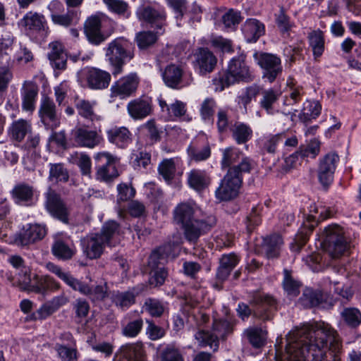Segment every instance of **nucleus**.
I'll use <instances>...</instances> for the list:
<instances>
[{
    "label": "nucleus",
    "mask_w": 361,
    "mask_h": 361,
    "mask_svg": "<svg viewBox=\"0 0 361 361\" xmlns=\"http://www.w3.org/2000/svg\"><path fill=\"white\" fill-rule=\"evenodd\" d=\"M318 236L322 250L331 258L339 259L348 253L351 240L341 226L329 224L324 228Z\"/></svg>",
    "instance_id": "1"
},
{
    "label": "nucleus",
    "mask_w": 361,
    "mask_h": 361,
    "mask_svg": "<svg viewBox=\"0 0 361 361\" xmlns=\"http://www.w3.org/2000/svg\"><path fill=\"white\" fill-rule=\"evenodd\" d=\"M252 165L253 162L246 157L238 165L230 167L215 191L216 197L221 201L235 198L242 184V173L250 172Z\"/></svg>",
    "instance_id": "2"
},
{
    "label": "nucleus",
    "mask_w": 361,
    "mask_h": 361,
    "mask_svg": "<svg viewBox=\"0 0 361 361\" xmlns=\"http://www.w3.org/2000/svg\"><path fill=\"white\" fill-rule=\"evenodd\" d=\"M197 209L195 203L183 202L179 204L174 210L175 221L184 227L185 237L190 242H195L200 235L201 222L195 217Z\"/></svg>",
    "instance_id": "3"
},
{
    "label": "nucleus",
    "mask_w": 361,
    "mask_h": 361,
    "mask_svg": "<svg viewBox=\"0 0 361 361\" xmlns=\"http://www.w3.org/2000/svg\"><path fill=\"white\" fill-rule=\"evenodd\" d=\"M126 40L118 38L111 42L106 49V56L114 68V75L121 73L126 61L133 57V54L126 49Z\"/></svg>",
    "instance_id": "4"
},
{
    "label": "nucleus",
    "mask_w": 361,
    "mask_h": 361,
    "mask_svg": "<svg viewBox=\"0 0 361 361\" xmlns=\"http://www.w3.org/2000/svg\"><path fill=\"white\" fill-rule=\"evenodd\" d=\"M253 57L262 70V78L272 83L283 71L281 60L275 54L256 52Z\"/></svg>",
    "instance_id": "5"
},
{
    "label": "nucleus",
    "mask_w": 361,
    "mask_h": 361,
    "mask_svg": "<svg viewBox=\"0 0 361 361\" xmlns=\"http://www.w3.org/2000/svg\"><path fill=\"white\" fill-rule=\"evenodd\" d=\"M253 79L254 75L246 64L244 56H239L231 60L226 72V82L227 84L233 85L240 82H248L252 81Z\"/></svg>",
    "instance_id": "6"
},
{
    "label": "nucleus",
    "mask_w": 361,
    "mask_h": 361,
    "mask_svg": "<svg viewBox=\"0 0 361 361\" xmlns=\"http://www.w3.org/2000/svg\"><path fill=\"white\" fill-rule=\"evenodd\" d=\"M94 159L103 163V165L97 167L96 172V178L101 181L109 182L118 176V171L114 165L116 157L111 154L102 152H99L94 156Z\"/></svg>",
    "instance_id": "7"
},
{
    "label": "nucleus",
    "mask_w": 361,
    "mask_h": 361,
    "mask_svg": "<svg viewBox=\"0 0 361 361\" xmlns=\"http://www.w3.org/2000/svg\"><path fill=\"white\" fill-rule=\"evenodd\" d=\"M46 268L74 290L79 291L81 294L87 296L90 293L91 287L89 285L74 278L70 272L65 271L61 267L52 262H48L46 264Z\"/></svg>",
    "instance_id": "8"
},
{
    "label": "nucleus",
    "mask_w": 361,
    "mask_h": 361,
    "mask_svg": "<svg viewBox=\"0 0 361 361\" xmlns=\"http://www.w3.org/2000/svg\"><path fill=\"white\" fill-rule=\"evenodd\" d=\"M39 114L42 122L48 129H54L60 124V116L55 103L49 97H44L41 102Z\"/></svg>",
    "instance_id": "9"
},
{
    "label": "nucleus",
    "mask_w": 361,
    "mask_h": 361,
    "mask_svg": "<svg viewBox=\"0 0 361 361\" xmlns=\"http://www.w3.org/2000/svg\"><path fill=\"white\" fill-rule=\"evenodd\" d=\"M46 207L49 212L55 218L63 223L68 221V209L56 192L49 189L46 194Z\"/></svg>",
    "instance_id": "10"
},
{
    "label": "nucleus",
    "mask_w": 361,
    "mask_h": 361,
    "mask_svg": "<svg viewBox=\"0 0 361 361\" xmlns=\"http://www.w3.org/2000/svg\"><path fill=\"white\" fill-rule=\"evenodd\" d=\"M339 157L334 153L327 154L319 163L318 178L324 186H328L333 180Z\"/></svg>",
    "instance_id": "11"
},
{
    "label": "nucleus",
    "mask_w": 361,
    "mask_h": 361,
    "mask_svg": "<svg viewBox=\"0 0 361 361\" xmlns=\"http://www.w3.org/2000/svg\"><path fill=\"white\" fill-rule=\"evenodd\" d=\"M84 255L89 259L99 258L106 245L100 237L99 233H91L81 240Z\"/></svg>",
    "instance_id": "12"
},
{
    "label": "nucleus",
    "mask_w": 361,
    "mask_h": 361,
    "mask_svg": "<svg viewBox=\"0 0 361 361\" xmlns=\"http://www.w3.org/2000/svg\"><path fill=\"white\" fill-rule=\"evenodd\" d=\"M73 135L75 142L80 147L92 149L103 142L102 136L96 130L80 127L73 130Z\"/></svg>",
    "instance_id": "13"
},
{
    "label": "nucleus",
    "mask_w": 361,
    "mask_h": 361,
    "mask_svg": "<svg viewBox=\"0 0 361 361\" xmlns=\"http://www.w3.org/2000/svg\"><path fill=\"white\" fill-rule=\"evenodd\" d=\"M138 78L135 74H130L117 81L112 85L111 90L114 97L121 98L130 96L137 87Z\"/></svg>",
    "instance_id": "14"
},
{
    "label": "nucleus",
    "mask_w": 361,
    "mask_h": 361,
    "mask_svg": "<svg viewBox=\"0 0 361 361\" xmlns=\"http://www.w3.org/2000/svg\"><path fill=\"white\" fill-rule=\"evenodd\" d=\"M230 329L229 323L223 320H214L213 332L204 331V348L209 346L212 351H216L219 348V338L224 337Z\"/></svg>",
    "instance_id": "15"
},
{
    "label": "nucleus",
    "mask_w": 361,
    "mask_h": 361,
    "mask_svg": "<svg viewBox=\"0 0 361 361\" xmlns=\"http://www.w3.org/2000/svg\"><path fill=\"white\" fill-rule=\"evenodd\" d=\"M47 234L46 228L39 224H30L23 233L16 240L22 246L42 240Z\"/></svg>",
    "instance_id": "16"
},
{
    "label": "nucleus",
    "mask_w": 361,
    "mask_h": 361,
    "mask_svg": "<svg viewBox=\"0 0 361 361\" xmlns=\"http://www.w3.org/2000/svg\"><path fill=\"white\" fill-rule=\"evenodd\" d=\"M99 234L107 246L114 247L121 242L120 226L114 221L106 222Z\"/></svg>",
    "instance_id": "17"
},
{
    "label": "nucleus",
    "mask_w": 361,
    "mask_h": 361,
    "mask_svg": "<svg viewBox=\"0 0 361 361\" xmlns=\"http://www.w3.org/2000/svg\"><path fill=\"white\" fill-rule=\"evenodd\" d=\"M108 141L120 148H126L132 142V134L126 127H114L106 131Z\"/></svg>",
    "instance_id": "18"
},
{
    "label": "nucleus",
    "mask_w": 361,
    "mask_h": 361,
    "mask_svg": "<svg viewBox=\"0 0 361 361\" xmlns=\"http://www.w3.org/2000/svg\"><path fill=\"white\" fill-rule=\"evenodd\" d=\"M50 51L48 54L49 59L54 68L64 70L66 68L67 54L64 47L59 42H53L49 45Z\"/></svg>",
    "instance_id": "19"
},
{
    "label": "nucleus",
    "mask_w": 361,
    "mask_h": 361,
    "mask_svg": "<svg viewBox=\"0 0 361 361\" xmlns=\"http://www.w3.org/2000/svg\"><path fill=\"white\" fill-rule=\"evenodd\" d=\"M85 33L88 40L94 44L104 41L105 37L101 32V21L97 16H91L87 19L84 25Z\"/></svg>",
    "instance_id": "20"
},
{
    "label": "nucleus",
    "mask_w": 361,
    "mask_h": 361,
    "mask_svg": "<svg viewBox=\"0 0 361 361\" xmlns=\"http://www.w3.org/2000/svg\"><path fill=\"white\" fill-rule=\"evenodd\" d=\"M38 88L35 83L25 81L22 87V108L24 111L32 112L35 109V101Z\"/></svg>",
    "instance_id": "21"
},
{
    "label": "nucleus",
    "mask_w": 361,
    "mask_h": 361,
    "mask_svg": "<svg viewBox=\"0 0 361 361\" xmlns=\"http://www.w3.org/2000/svg\"><path fill=\"white\" fill-rule=\"evenodd\" d=\"M75 249L69 245L60 235H56L51 245V252L58 259H71L75 254Z\"/></svg>",
    "instance_id": "22"
},
{
    "label": "nucleus",
    "mask_w": 361,
    "mask_h": 361,
    "mask_svg": "<svg viewBox=\"0 0 361 361\" xmlns=\"http://www.w3.org/2000/svg\"><path fill=\"white\" fill-rule=\"evenodd\" d=\"M111 80L110 74L97 68H91L87 74V82L91 89H104L109 86Z\"/></svg>",
    "instance_id": "23"
},
{
    "label": "nucleus",
    "mask_w": 361,
    "mask_h": 361,
    "mask_svg": "<svg viewBox=\"0 0 361 361\" xmlns=\"http://www.w3.org/2000/svg\"><path fill=\"white\" fill-rule=\"evenodd\" d=\"M314 219V216L312 215L307 216V221L304 223L303 227L296 234L294 241L290 245L293 251L298 252L307 243L310 233L313 231L317 224Z\"/></svg>",
    "instance_id": "24"
},
{
    "label": "nucleus",
    "mask_w": 361,
    "mask_h": 361,
    "mask_svg": "<svg viewBox=\"0 0 361 361\" xmlns=\"http://www.w3.org/2000/svg\"><path fill=\"white\" fill-rule=\"evenodd\" d=\"M120 361H146L142 343H135L122 346Z\"/></svg>",
    "instance_id": "25"
},
{
    "label": "nucleus",
    "mask_w": 361,
    "mask_h": 361,
    "mask_svg": "<svg viewBox=\"0 0 361 361\" xmlns=\"http://www.w3.org/2000/svg\"><path fill=\"white\" fill-rule=\"evenodd\" d=\"M251 304L255 306L253 310L255 315L266 320L269 319V316L263 314L262 312L267 311L268 307H274L275 300L270 295L257 293L253 296Z\"/></svg>",
    "instance_id": "26"
},
{
    "label": "nucleus",
    "mask_w": 361,
    "mask_h": 361,
    "mask_svg": "<svg viewBox=\"0 0 361 361\" xmlns=\"http://www.w3.org/2000/svg\"><path fill=\"white\" fill-rule=\"evenodd\" d=\"M183 74V71L180 66L170 64L164 68L161 76L166 85L176 89L182 82Z\"/></svg>",
    "instance_id": "27"
},
{
    "label": "nucleus",
    "mask_w": 361,
    "mask_h": 361,
    "mask_svg": "<svg viewBox=\"0 0 361 361\" xmlns=\"http://www.w3.org/2000/svg\"><path fill=\"white\" fill-rule=\"evenodd\" d=\"M283 245L281 235L274 233L264 239L262 249L268 259H275L279 257Z\"/></svg>",
    "instance_id": "28"
},
{
    "label": "nucleus",
    "mask_w": 361,
    "mask_h": 361,
    "mask_svg": "<svg viewBox=\"0 0 361 361\" xmlns=\"http://www.w3.org/2000/svg\"><path fill=\"white\" fill-rule=\"evenodd\" d=\"M238 262L239 257L235 254L223 255L219 259L220 265L216 273L217 279L221 281H225Z\"/></svg>",
    "instance_id": "29"
},
{
    "label": "nucleus",
    "mask_w": 361,
    "mask_h": 361,
    "mask_svg": "<svg viewBox=\"0 0 361 361\" xmlns=\"http://www.w3.org/2000/svg\"><path fill=\"white\" fill-rule=\"evenodd\" d=\"M127 109L133 118L142 119L151 114L152 105L147 100L136 99L128 103Z\"/></svg>",
    "instance_id": "30"
},
{
    "label": "nucleus",
    "mask_w": 361,
    "mask_h": 361,
    "mask_svg": "<svg viewBox=\"0 0 361 361\" xmlns=\"http://www.w3.org/2000/svg\"><path fill=\"white\" fill-rule=\"evenodd\" d=\"M63 5L59 1H52L49 8L51 11V18L53 23L56 25L68 27L72 24L74 13L73 11H68L66 14H60Z\"/></svg>",
    "instance_id": "31"
},
{
    "label": "nucleus",
    "mask_w": 361,
    "mask_h": 361,
    "mask_svg": "<svg viewBox=\"0 0 361 361\" xmlns=\"http://www.w3.org/2000/svg\"><path fill=\"white\" fill-rule=\"evenodd\" d=\"M60 288V284L49 276L39 278L35 284L30 285L29 290L36 293L46 295L48 291H56Z\"/></svg>",
    "instance_id": "32"
},
{
    "label": "nucleus",
    "mask_w": 361,
    "mask_h": 361,
    "mask_svg": "<svg viewBox=\"0 0 361 361\" xmlns=\"http://www.w3.org/2000/svg\"><path fill=\"white\" fill-rule=\"evenodd\" d=\"M243 32L248 42H255L264 35V26L256 19H249L245 23Z\"/></svg>",
    "instance_id": "33"
},
{
    "label": "nucleus",
    "mask_w": 361,
    "mask_h": 361,
    "mask_svg": "<svg viewBox=\"0 0 361 361\" xmlns=\"http://www.w3.org/2000/svg\"><path fill=\"white\" fill-rule=\"evenodd\" d=\"M44 18L37 13L28 12L20 21L19 25L25 30L40 31L44 29Z\"/></svg>",
    "instance_id": "34"
},
{
    "label": "nucleus",
    "mask_w": 361,
    "mask_h": 361,
    "mask_svg": "<svg viewBox=\"0 0 361 361\" xmlns=\"http://www.w3.org/2000/svg\"><path fill=\"white\" fill-rule=\"evenodd\" d=\"M137 16L140 20L151 24L161 23L166 18V14L164 11L156 10L151 6L139 8Z\"/></svg>",
    "instance_id": "35"
},
{
    "label": "nucleus",
    "mask_w": 361,
    "mask_h": 361,
    "mask_svg": "<svg viewBox=\"0 0 361 361\" xmlns=\"http://www.w3.org/2000/svg\"><path fill=\"white\" fill-rule=\"evenodd\" d=\"M281 92L273 88L264 90L262 92L259 106L268 114H273L274 106L281 97Z\"/></svg>",
    "instance_id": "36"
},
{
    "label": "nucleus",
    "mask_w": 361,
    "mask_h": 361,
    "mask_svg": "<svg viewBox=\"0 0 361 361\" xmlns=\"http://www.w3.org/2000/svg\"><path fill=\"white\" fill-rule=\"evenodd\" d=\"M171 251V245L169 244L161 246L153 250L149 257L148 266L152 270L159 269L158 267L159 264H162L166 262Z\"/></svg>",
    "instance_id": "37"
},
{
    "label": "nucleus",
    "mask_w": 361,
    "mask_h": 361,
    "mask_svg": "<svg viewBox=\"0 0 361 361\" xmlns=\"http://www.w3.org/2000/svg\"><path fill=\"white\" fill-rule=\"evenodd\" d=\"M31 130V125L29 121L25 119L14 121L8 130L12 139L20 142L25 135Z\"/></svg>",
    "instance_id": "38"
},
{
    "label": "nucleus",
    "mask_w": 361,
    "mask_h": 361,
    "mask_svg": "<svg viewBox=\"0 0 361 361\" xmlns=\"http://www.w3.org/2000/svg\"><path fill=\"white\" fill-rule=\"evenodd\" d=\"M12 197L18 203L28 202L32 200L34 195L33 187L21 183L14 186L11 192Z\"/></svg>",
    "instance_id": "39"
},
{
    "label": "nucleus",
    "mask_w": 361,
    "mask_h": 361,
    "mask_svg": "<svg viewBox=\"0 0 361 361\" xmlns=\"http://www.w3.org/2000/svg\"><path fill=\"white\" fill-rule=\"evenodd\" d=\"M324 300V296L321 290H314L305 288L300 298V304L305 307H312L319 305Z\"/></svg>",
    "instance_id": "40"
},
{
    "label": "nucleus",
    "mask_w": 361,
    "mask_h": 361,
    "mask_svg": "<svg viewBox=\"0 0 361 361\" xmlns=\"http://www.w3.org/2000/svg\"><path fill=\"white\" fill-rule=\"evenodd\" d=\"M75 106L80 116L91 121H98L102 117L96 114L94 111V104L85 99H78L75 102Z\"/></svg>",
    "instance_id": "41"
},
{
    "label": "nucleus",
    "mask_w": 361,
    "mask_h": 361,
    "mask_svg": "<svg viewBox=\"0 0 361 361\" xmlns=\"http://www.w3.org/2000/svg\"><path fill=\"white\" fill-rule=\"evenodd\" d=\"M344 323L349 327L355 329L361 324V312L355 307H345L341 312Z\"/></svg>",
    "instance_id": "42"
},
{
    "label": "nucleus",
    "mask_w": 361,
    "mask_h": 361,
    "mask_svg": "<svg viewBox=\"0 0 361 361\" xmlns=\"http://www.w3.org/2000/svg\"><path fill=\"white\" fill-rule=\"evenodd\" d=\"M308 38L314 58L317 59L321 56L324 50L323 32L319 30H314L309 34Z\"/></svg>",
    "instance_id": "43"
},
{
    "label": "nucleus",
    "mask_w": 361,
    "mask_h": 361,
    "mask_svg": "<svg viewBox=\"0 0 361 361\" xmlns=\"http://www.w3.org/2000/svg\"><path fill=\"white\" fill-rule=\"evenodd\" d=\"M165 310L164 303L155 298H147L142 306V310L148 312L152 317H161Z\"/></svg>",
    "instance_id": "44"
},
{
    "label": "nucleus",
    "mask_w": 361,
    "mask_h": 361,
    "mask_svg": "<svg viewBox=\"0 0 361 361\" xmlns=\"http://www.w3.org/2000/svg\"><path fill=\"white\" fill-rule=\"evenodd\" d=\"M233 136L238 144H243L247 142L252 135V129L246 124L237 123L231 129Z\"/></svg>",
    "instance_id": "45"
},
{
    "label": "nucleus",
    "mask_w": 361,
    "mask_h": 361,
    "mask_svg": "<svg viewBox=\"0 0 361 361\" xmlns=\"http://www.w3.org/2000/svg\"><path fill=\"white\" fill-rule=\"evenodd\" d=\"M321 111V106L317 102L307 101L304 103V106L299 117L300 119L305 122L315 118L319 116Z\"/></svg>",
    "instance_id": "46"
},
{
    "label": "nucleus",
    "mask_w": 361,
    "mask_h": 361,
    "mask_svg": "<svg viewBox=\"0 0 361 361\" xmlns=\"http://www.w3.org/2000/svg\"><path fill=\"white\" fill-rule=\"evenodd\" d=\"M68 178L69 176L68 171L64 167L63 164L61 163L49 164V180L55 182H66L68 180Z\"/></svg>",
    "instance_id": "47"
},
{
    "label": "nucleus",
    "mask_w": 361,
    "mask_h": 361,
    "mask_svg": "<svg viewBox=\"0 0 361 361\" xmlns=\"http://www.w3.org/2000/svg\"><path fill=\"white\" fill-rule=\"evenodd\" d=\"M55 350L61 361H77L79 357L76 348L66 345L56 344Z\"/></svg>",
    "instance_id": "48"
},
{
    "label": "nucleus",
    "mask_w": 361,
    "mask_h": 361,
    "mask_svg": "<svg viewBox=\"0 0 361 361\" xmlns=\"http://www.w3.org/2000/svg\"><path fill=\"white\" fill-rule=\"evenodd\" d=\"M135 294L132 291L117 292L113 295V301L122 309L128 308L135 303Z\"/></svg>",
    "instance_id": "49"
},
{
    "label": "nucleus",
    "mask_w": 361,
    "mask_h": 361,
    "mask_svg": "<svg viewBox=\"0 0 361 361\" xmlns=\"http://www.w3.org/2000/svg\"><path fill=\"white\" fill-rule=\"evenodd\" d=\"M283 285L284 290L288 295L295 297L299 294L300 287V283L293 279L290 275V272L286 269L284 270Z\"/></svg>",
    "instance_id": "50"
},
{
    "label": "nucleus",
    "mask_w": 361,
    "mask_h": 361,
    "mask_svg": "<svg viewBox=\"0 0 361 361\" xmlns=\"http://www.w3.org/2000/svg\"><path fill=\"white\" fill-rule=\"evenodd\" d=\"M245 334L250 344L255 348H260L264 343L266 336L261 329L252 328L246 330Z\"/></svg>",
    "instance_id": "51"
},
{
    "label": "nucleus",
    "mask_w": 361,
    "mask_h": 361,
    "mask_svg": "<svg viewBox=\"0 0 361 361\" xmlns=\"http://www.w3.org/2000/svg\"><path fill=\"white\" fill-rule=\"evenodd\" d=\"M157 40V35L152 31L140 32L136 35L137 46L142 49H145L152 46Z\"/></svg>",
    "instance_id": "52"
},
{
    "label": "nucleus",
    "mask_w": 361,
    "mask_h": 361,
    "mask_svg": "<svg viewBox=\"0 0 361 361\" xmlns=\"http://www.w3.org/2000/svg\"><path fill=\"white\" fill-rule=\"evenodd\" d=\"M75 164L79 167L82 176L91 177L92 161L89 155L84 153L76 154Z\"/></svg>",
    "instance_id": "53"
},
{
    "label": "nucleus",
    "mask_w": 361,
    "mask_h": 361,
    "mask_svg": "<svg viewBox=\"0 0 361 361\" xmlns=\"http://www.w3.org/2000/svg\"><path fill=\"white\" fill-rule=\"evenodd\" d=\"M188 183L190 188L197 192L203 190V173L201 170L192 169L188 173Z\"/></svg>",
    "instance_id": "54"
},
{
    "label": "nucleus",
    "mask_w": 361,
    "mask_h": 361,
    "mask_svg": "<svg viewBox=\"0 0 361 361\" xmlns=\"http://www.w3.org/2000/svg\"><path fill=\"white\" fill-rule=\"evenodd\" d=\"M143 320L137 319L129 322L122 329V334L126 337L134 338L137 336L142 329Z\"/></svg>",
    "instance_id": "55"
},
{
    "label": "nucleus",
    "mask_w": 361,
    "mask_h": 361,
    "mask_svg": "<svg viewBox=\"0 0 361 361\" xmlns=\"http://www.w3.org/2000/svg\"><path fill=\"white\" fill-rule=\"evenodd\" d=\"M240 156V151L233 147H228L223 152L221 165L223 168L229 167L236 162Z\"/></svg>",
    "instance_id": "56"
},
{
    "label": "nucleus",
    "mask_w": 361,
    "mask_h": 361,
    "mask_svg": "<svg viewBox=\"0 0 361 361\" xmlns=\"http://www.w3.org/2000/svg\"><path fill=\"white\" fill-rule=\"evenodd\" d=\"M283 136V134H277L267 137L263 140L262 150L269 154H274L278 144L282 140Z\"/></svg>",
    "instance_id": "57"
},
{
    "label": "nucleus",
    "mask_w": 361,
    "mask_h": 361,
    "mask_svg": "<svg viewBox=\"0 0 361 361\" xmlns=\"http://www.w3.org/2000/svg\"><path fill=\"white\" fill-rule=\"evenodd\" d=\"M118 196L117 203L120 204L121 202H127L133 198L135 194L133 188L130 187L126 183H121L117 186Z\"/></svg>",
    "instance_id": "58"
},
{
    "label": "nucleus",
    "mask_w": 361,
    "mask_h": 361,
    "mask_svg": "<svg viewBox=\"0 0 361 361\" xmlns=\"http://www.w3.org/2000/svg\"><path fill=\"white\" fill-rule=\"evenodd\" d=\"M159 172L166 180L173 178L176 168L172 159H164L159 166Z\"/></svg>",
    "instance_id": "59"
},
{
    "label": "nucleus",
    "mask_w": 361,
    "mask_h": 361,
    "mask_svg": "<svg viewBox=\"0 0 361 361\" xmlns=\"http://www.w3.org/2000/svg\"><path fill=\"white\" fill-rule=\"evenodd\" d=\"M260 90L261 87L256 84L247 87L243 94L239 97L240 102L246 107L251 102L252 99L259 94Z\"/></svg>",
    "instance_id": "60"
},
{
    "label": "nucleus",
    "mask_w": 361,
    "mask_h": 361,
    "mask_svg": "<svg viewBox=\"0 0 361 361\" xmlns=\"http://www.w3.org/2000/svg\"><path fill=\"white\" fill-rule=\"evenodd\" d=\"M108 8L118 15H124L128 9V4L122 0H103Z\"/></svg>",
    "instance_id": "61"
},
{
    "label": "nucleus",
    "mask_w": 361,
    "mask_h": 361,
    "mask_svg": "<svg viewBox=\"0 0 361 361\" xmlns=\"http://www.w3.org/2000/svg\"><path fill=\"white\" fill-rule=\"evenodd\" d=\"M209 43L214 48L221 49L222 51L231 52L233 51L231 42L221 36H212Z\"/></svg>",
    "instance_id": "62"
},
{
    "label": "nucleus",
    "mask_w": 361,
    "mask_h": 361,
    "mask_svg": "<svg viewBox=\"0 0 361 361\" xmlns=\"http://www.w3.org/2000/svg\"><path fill=\"white\" fill-rule=\"evenodd\" d=\"M221 19L226 27H231L240 23L241 17L239 12L230 9L228 12L222 15Z\"/></svg>",
    "instance_id": "63"
},
{
    "label": "nucleus",
    "mask_w": 361,
    "mask_h": 361,
    "mask_svg": "<svg viewBox=\"0 0 361 361\" xmlns=\"http://www.w3.org/2000/svg\"><path fill=\"white\" fill-rule=\"evenodd\" d=\"M147 327L146 333L152 341H156L161 338L165 335V331L163 328L156 325L153 322L147 320Z\"/></svg>",
    "instance_id": "64"
}]
</instances>
